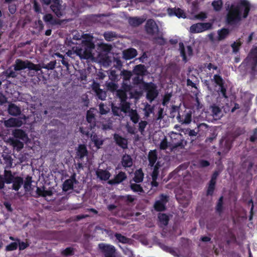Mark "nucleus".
Segmentation results:
<instances>
[{
	"label": "nucleus",
	"mask_w": 257,
	"mask_h": 257,
	"mask_svg": "<svg viewBox=\"0 0 257 257\" xmlns=\"http://www.w3.org/2000/svg\"><path fill=\"white\" fill-rule=\"evenodd\" d=\"M91 139L92 142L94 143L95 146L97 149L100 148V146L103 144V140L101 138L96 135L91 136Z\"/></svg>",
	"instance_id": "c85d7f7f"
},
{
	"label": "nucleus",
	"mask_w": 257,
	"mask_h": 257,
	"mask_svg": "<svg viewBox=\"0 0 257 257\" xmlns=\"http://www.w3.org/2000/svg\"><path fill=\"white\" fill-rule=\"evenodd\" d=\"M18 247V243L17 242H12L8 245L6 247V251H12L16 250Z\"/></svg>",
	"instance_id": "8fccbe9b"
},
{
	"label": "nucleus",
	"mask_w": 257,
	"mask_h": 257,
	"mask_svg": "<svg viewBox=\"0 0 257 257\" xmlns=\"http://www.w3.org/2000/svg\"><path fill=\"white\" fill-rule=\"evenodd\" d=\"M168 143L165 139H164L160 143V147L161 149L165 150L167 148Z\"/></svg>",
	"instance_id": "e2e57ef3"
},
{
	"label": "nucleus",
	"mask_w": 257,
	"mask_h": 257,
	"mask_svg": "<svg viewBox=\"0 0 257 257\" xmlns=\"http://www.w3.org/2000/svg\"><path fill=\"white\" fill-rule=\"evenodd\" d=\"M211 108L213 115L215 119H218L222 116L221 111L219 107L213 106Z\"/></svg>",
	"instance_id": "72a5a7b5"
},
{
	"label": "nucleus",
	"mask_w": 257,
	"mask_h": 257,
	"mask_svg": "<svg viewBox=\"0 0 257 257\" xmlns=\"http://www.w3.org/2000/svg\"><path fill=\"white\" fill-rule=\"evenodd\" d=\"M41 68H45L47 69H53L55 68V63L53 62H50L48 64L46 65V66H41Z\"/></svg>",
	"instance_id": "0e129e2a"
},
{
	"label": "nucleus",
	"mask_w": 257,
	"mask_h": 257,
	"mask_svg": "<svg viewBox=\"0 0 257 257\" xmlns=\"http://www.w3.org/2000/svg\"><path fill=\"white\" fill-rule=\"evenodd\" d=\"M116 95L120 98L121 103V110L125 113H128L130 109V105L128 103L125 102L126 99V92L122 90H117L116 91Z\"/></svg>",
	"instance_id": "423d86ee"
},
{
	"label": "nucleus",
	"mask_w": 257,
	"mask_h": 257,
	"mask_svg": "<svg viewBox=\"0 0 257 257\" xmlns=\"http://www.w3.org/2000/svg\"><path fill=\"white\" fill-rule=\"evenodd\" d=\"M44 20L46 22H49L51 24H54L53 21V17L51 14H47L44 17Z\"/></svg>",
	"instance_id": "bf43d9fd"
},
{
	"label": "nucleus",
	"mask_w": 257,
	"mask_h": 257,
	"mask_svg": "<svg viewBox=\"0 0 257 257\" xmlns=\"http://www.w3.org/2000/svg\"><path fill=\"white\" fill-rule=\"evenodd\" d=\"M212 5L214 8V9L215 11H219L221 9L222 6V3L221 1L218 0L217 1L213 2L212 3Z\"/></svg>",
	"instance_id": "49530a36"
},
{
	"label": "nucleus",
	"mask_w": 257,
	"mask_h": 257,
	"mask_svg": "<svg viewBox=\"0 0 257 257\" xmlns=\"http://www.w3.org/2000/svg\"><path fill=\"white\" fill-rule=\"evenodd\" d=\"M96 175L101 180H107L110 177V174L108 171L101 169H98L96 171Z\"/></svg>",
	"instance_id": "5701e85b"
},
{
	"label": "nucleus",
	"mask_w": 257,
	"mask_h": 257,
	"mask_svg": "<svg viewBox=\"0 0 257 257\" xmlns=\"http://www.w3.org/2000/svg\"><path fill=\"white\" fill-rule=\"evenodd\" d=\"M5 164L7 168H10L13 165V160L10 156H7L5 157Z\"/></svg>",
	"instance_id": "09e8293b"
},
{
	"label": "nucleus",
	"mask_w": 257,
	"mask_h": 257,
	"mask_svg": "<svg viewBox=\"0 0 257 257\" xmlns=\"http://www.w3.org/2000/svg\"><path fill=\"white\" fill-rule=\"evenodd\" d=\"M179 50L183 60L186 62L192 54V49L189 46L185 47L182 43H179Z\"/></svg>",
	"instance_id": "0eeeda50"
},
{
	"label": "nucleus",
	"mask_w": 257,
	"mask_h": 257,
	"mask_svg": "<svg viewBox=\"0 0 257 257\" xmlns=\"http://www.w3.org/2000/svg\"><path fill=\"white\" fill-rule=\"evenodd\" d=\"M99 247L104 252L106 257H113L115 248L112 245L102 243L99 244Z\"/></svg>",
	"instance_id": "9d476101"
},
{
	"label": "nucleus",
	"mask_w": 257,
	"mask_h": 257,
	"mask_svg": "<svg viewBox=\"0 0 257 257\" xmlns=\"http://www.w3.org/2000/svg\"><path fill=\"white\" fill-rule=\"evenodd\" d=\"M80 43L72 47V51L80 59H90L93 58L92 50L94 48V44L92 42L93 37L89 35L85 34L80 39Z\"/></svg>",
	"instance_id": "f03ea898"
},
{
	"label": "nucleus",
	"mask_w": 257,
	"mask_h": 257,
	"mask_svg": "<svg viewBox=\"0 0 257 257\" xmlns=\"http://www.w3.org/2000/svg\"><path fill=\"white\" fill-rule=\"evenodd\" d=\"M73 185V180L72 179H68L66 180L63 185V189L65 191H67L72 188Z\"/></svg>",
	"instance_id": "c9c22d12"
},
{
	"label": "nucleus",
	"mask_w": 257,
	"mask_h": 257,
	"mask_svg": "<svg viewBox=\"0 0 257 257\" xmlns=\"http://www.w3.org/2000/svg\"><path fill=\"white\" fill-rule=\"evenodd\" d=\"M229 31L227 29H222L218 32V39L219 41L223 40L228 35Z\"/></svg>",
	"instance_id": "ea45409f"
},
{
	"label": "nucleus",
	"mask_w": 257,
	"mask_h": 257,
	"mask_svg": "<svg viewBox=\"0 0 257 257\" xmlns=\"http://www.w3.org/2000/svg\"><path fill=\"white\" fill-rule=\"evenodd\" d=\"M131 187L132 189L135 192H142V188L141 186L136 183H131Z\"/></svg>",
	"instance_id": "603ef678"
},
{
	"label": "nucleus",
	"mask_w": 257,
	"mask_h": 257,
	"mask_svg": "<svg viewBox=\"0 0 257 257\" xmlns=\"http://www.w3.org/2000/svg\"><path fill=\"white\" fill-rule=\"evenodd\" d=\"M168 202L167 196L162 195L160 199L157 201L154 204V208L158 211H163L165 209V204Z\"/></svg>",
	"instance_id": "9b49d317"
},
{
	"label": "nucleus",
	"mask_w": 257,
	"mask_h": 257,
	"mask_svg": "<svg viewBox=\"0 0 257 257\" xmlns=\"http://www.w3.org/2000/svg\"><path fill=\"white\" fill-rule=\"evenodd\" d=\"M114 139L116 143L123 149L127 147V140L124 138H121L117 135L114 136Z\"/></svg>",
	"instance_id": "b1692460"
},
{
	"label": "nucleus",
	"mask_w": 257,
	"mask_h": 257,
	"mask_svg": "<svg viewBox=\"0 0 257 257\" xmlns=\"http://www.w3.org/2000/svg\"><path fill=\"white\" fill-rule=\"evenodd\" d=\"M177 119L182 124H189L192 120V112L190 110H185L182 114L180 113L177 116Z\"/></svg>",
	"instance_id": "6e6552de"
},
{
	"label": "nucleus",
	"mask_w": 257,
	"mask_h": 257,
	"mask_svg": "<svg viewBox=\"0 0 257 257\" xmlns=\"http://www.w3.org/2000/svg\"><path fill=\"white\" fill-rule=\"evenodd\" d=\"M25 68L37 71L41 70V67L39 64H34L29 61H24L19 59L16 60L15 65V70H21Z\"/></svg>",
	"instance_id": "20e7f679"
},
{
	"label": "nucleus",
	"mask_w": 257,
	"mask_h": 257,
	"mask_svg": "<svg viewBox=\"0 0 257 257\" xmlns=\"http://www.w3.org/2000/svg\"><path fill=\"white\" fill-rule=\"evenodd\" d=\"M104 37L106 40L110 41L115 37L114 34L112 32H107L104 34Z\"/></svg>",
	"instance_id": "864d4df0"
},
{
	"label": "nucleus",
	"mask_w": 257,
	"mask_h": 257,
	"mask_svg": "<svg viewBox=\"0 0 257 257\" xmlns=\"http://www.w3.org/2000/svg\"><path fill=\"white\" fill-rule=\"evenodd\" d=\"M144 20L142 18H132L129 20V23L131 25L137 26L143 23Z\"/></svg>",
	"instance_id": "f704fd0d"
},
{
	"label": "nucleus",
	"mask_w": 257,
	"mask_h": 257,
	"mask_svg": "<svg viewBox=\"0 0 257 257\" xmlns=\"http://www.w3.org/2000/svg\"><path fill=\"white\" fill-rule=\"evenodd\" d=\"M125 178L126 175L125 173L123 172H120L117 175L115 176L114 179L109 180L108 181V183L111 185L118 184L121 182Z\"/></svg>",
	"instance_id": "412c9836"
},
{
	"label": "nucleus",
	"mask_w": 257,
	"mask_h": 257,
	"mask_svg": "<svg viewBox=\"0 0 257 257\" xmlns=\"http://www.w3.org/2000/svg\"><path fill=\"white\" fill-rule=\"evenodd\" d=\"M250 10V5L246 0H241L238 3L232 4L228 9L227 21L230 24L239 22L246 18Z\"/></svg>",
	"instance_id": "f257e3e1"
},
{
	"label": "nucleus",
	"mask_w": 257,
	"mask_h": 257,
	"mask_svg": "<svg viewBox=\"0 0 257 257\" xmlns=\"http://www.w3.org/2000/svg\"><path fill=\"white\" fill-rule=\"evenodd\" d=\"M137 52L136 49L131 48L124 51L123 52V57L126 59H131L136 56Z\"/></svg>",
	"instance_id": "aec40b11"
},
{
	"label": "nucleus",
	"mask_w": 257,
	"mask_h": 257,
	"mask_svg": "<svg viewBox=\"0 0 257 257\" xmlns=\"http://www.w3.org/2000/svg\"><path fill=\"white\" fill-rule=\"evenodd\" d=\"M121 75L123 76V82L122 84V90L125 92L131 90V85L126 82L128 81L132 76V73L130 71L123 70L121 72Z\"/></svg>",
	"instance_id": "1a4fd4ad"
},
{
	"label": "nucleus",
	"mask_w": 257,
	"mask_h": 257,
	"mask_svg": "<svg viewBox=\"0 0 257 257\" xmlns=\"http://www.w3.org/2000/svg\"><path fill=\"white\" fill-rule=\"evenodd\" d=\"M199 164L201 167H205L209 165V163L205 160H201L199 162Z\"/></svg>",
	"instance_id": "774afa93"
},
{
	"label": "nucleus",
	"mask_w": 257,
	"mask_h": 257,
	"mask_svg": "<svg viewBox=\"0 0 257 257\" xmlns=\"http://www.w3.org/2000/svg\"><path fill=\"white\" fill-rule=\"evenodd\" d=\"M23 179L22 178L16 176L12 181L13 183L12 189L15 191H18L23 184Z\"/></svg>",
	"instance_id": "a211bd4d"
},
{
	"label": "nucleus",
	"mask_w": 257,
	"mask_h": 257,
	"mask_svg": "<svg viewBox=\"0 0 257 257\" xmlns=\"http://www.w3.org/2000/svg\"><path fill=\"white\" fill-rule=\"evenodd\" d=\"M146 29L147 33L151 35H154L158 32V26L152 20H149L147 21Z\"/></svg>",
	"instance_id": "f8f14e48"
},
{
	"label": "nucleus",
	"mask_w": 257,
	"mask_h": 257,
	"mask_svg": "<svg viewBox=\"0 0 257 257\" xmlns=\"http://www.w3.org/2000/svg\"><path fill=\"white\" fill-rule=\"evenodd\" d=\"M158 218L162 225H166L168 224L169 218L168 216L165 214L160 213L158 215Z\"/></svg>",
	"instance_id": "4c0bfd02"
},
{
	"label": "nucleus",
	"mask_w": 257,
	"mask_h": 257,
	"mask_svg": "<svg viewBox=\"0 0 257 257\" xmlns=\"http://www.w3.org/2000/svg\"><path fill=\"white\" fill-rule=\"evenodd\" d=\"M32 183V178L31 177H27L24 182V187L26 191H29L31 189Z\"/></svg>",
	"instance_id": "79ce46f5"
},
{
	"label": "nucleus",
	"mask_w": 257,
	"mask_h": 257,
	"mask_svg": "<svg viewBox=\"0 0 257 257\" xmlns=\"http://www.w3.org/2000/svg\"><path fill=\"white\" fill-rule=\"evenodd\" d=\"M143 87L147 92V99L151 102H152L159 94L157 85L152 82L144 83Z\"/></svg>",
	"instance_id": "7ed1b4c3"
},
{
	"label": "nucleus",
	"mask_w": 257,
	"mask_h": 257,
	"mask_svg": "<svg viewBox=\"0 0 257 257\" xmlns=\"http://www.w3.org/2000/svg\"><path fill=\"white\" fill-rule=\"evenodd\" d=\"M15 177L12 175L11 171H5L3 178L7 184H11Z\"/></svg>",
	"instance_id": "cd10ccee"
},
{
	"label": "nucleus",
	"mask_w": 257,
	"mask_h": 257,
	"mask_svg": "<svg viewBox=\"0 0 257 257\" xmlns=\"http://www.w3.org/2000/svg\"><path fill=\"white\" fill-rule=\"evenodd\" d=\"M168 14L170 16L175 15L178 18H185V14L183 10L179 8L169 9L168 10Z\"/></svg>",
	"instance_id": "f3484780"
},
{
	"label": "nucleus",
	"mask_w": 257,
	"mask_h": 257,
	"mask_svg": "<svg viewBox=\"0 0 257 257\" xmlns=\"http://www.w3.org/2000/svg\"><path fill=\"white\" fill-rule=\"evenodd\" d=\"M115 236L117 239L120 242L126 243H128L130 241L129 239L124 236L121 235L120 234L116 233Z\"/></svg>",
	"instance_id": "37998d69"
},
{
	"label": "nucleus",
	"mask_w": 257,
	"mask_h": 257,
	"mask_svg": "<svg viewBox=\"0 0 257 257\" xmlns=\"http://www.w3.org/2000/svg\"><path fill=\"white\" fill-rule=\"evenodd\" d=\"M95 94L98 97V98L102 100H104L106 97V92L103 91L101 89L99 91L97 92Z\"/></svg>",
	"instance_id": "de8ad7c7"
},
{
	"label": "nucleus",
	"mask_w": 257,
	"mask_h": 257,
	"mask_svg": "<svg viewBox=\"0 0 257 257\" xmlns=\"http://www.w3.org/2000/svg\"><path fill=\"white\" fill-rule=\"evenodd\" d=\"M157 159L156 152L155 151L150 152L149 154V160L150 165L153 166Z\"/></svg>",
	"instance_id": "2f4dec72"
},
{
	"label": "nucleus",
	"mask_w": 257,
	"mask_h": 257,
	"mask_svg": "<svg viewBox=\"0 0 257 257\" xmlns=\"http://www.w3.org/2000/svg\"><path fill=\"white\" fill-rule=\"evenodd\" d=\"M134 72L137 75H142L145 72V66L142 65H138L135 67Z\"/></svg>",
	"instance_id": "e433bc0d"
},
{
	"label": "nucleus",
	"mask_w": 257,
	"mask_h": 257,
	"mask_svg": "<svg viewBox=\"0 0 257 257\" xmlns=\"http://www.w3.org/2000/svg\"><path fill=\"white\" fill-rule=\"evenodd\" d=\"M94 109H90L87 112V120L89 123H92L94 121Z\"/></svg>",
	"instance_id": "58836bf2"
},
{
	"label": "nucleus",
	"mask_w": 257,
	"mask_h": 257,
	"mask_svg": "<svg viewBox=\"0 0 257 257\" xmlns=\"http://www.w3.org/2000/svg\"><path fill=\"white\" fill-rule=\"evenodd\" d=\"M15 138H18L23 141L27 142L29 139L26 133L21 130H16L13 132Z\"/></svg>",
	"instance_id": "6ab92c4d"
},
{
	"label": "nucleus",
	"mask_w": 257,
	"mask_h": 257,
	"mask_svg": "<svg viewBox=\"0 0 257 257\" xmlns=\"http://www.w3.org/2000/svg\"><path fill=\"white\" fill-rule=\"evenodd\" d=\"M207 18V14L204 12H201L199 14L195 16V18L203 20Z\"/></svg>",
	"instance_id": "4d7b16f0"
},
{
	"label": "nucleus",
	"mask_w": 257,
	"mask_h": 257,
	"mask_svg": "<svg viewBox=\"0 0 257 257\" xmlns=\"http://www.w3.org/2000/svg\"><path fill=\"white\" fill-rule=\"evenodd\" d=\"M128 115L131 117V120L135 123H136L139 121L140 117L136 110H130L128 112Z\"/></svg>",
	"instance_id": "c756f323"
},
{
	"label": "nucleus",
	"mask_w": 257,
	"mask_h": 257,
	"mask_svg": "<svg viewBox=\"0 0 257 257\" xmlns=\"http://www.w3.org/2000/svg\"><path fill=\"white\" fill-rule=\"evenodd\" d=\"M144 174L141 170H138L135 173L134 178V181L137 183L141 182L143 181Z\"/></svg>",
	"instance_id": "7c9ffc66"
},
{
	"label": "nucleus",
	"mask_w": 257,
	"mask_h": 257,
	"mask_svg": "<svg viewBox=\"0 0 257 257\" xmlns=\"http://www.w3.org/2000/svg\"><path fill=\"white\" fill-rule=\"evenodd\" d=\"M9 141L11 145H12L13 147L18 151H20L24 147L23 143L17 139L14 138L10 139Z\"/></svg>",
	"instance_id": "a878e982"
},
{
	"label": "nucleus",
	"mask_w": 257,
	"mask_h": 257,
	"mask_svg": "<svg viewBox=\"0 0 257 257\" xmlns=\"http://www.w3.org/2000/svg\"><path fill=\"white\" fill-rule=\"evenodd\" d=\"M246 63H251L256 65L257 63V47L253 48L248 56L245 60Z\"/></svg>",
	"instance_id": "dca6fc26"
},
{
	"label": "nucleus",
	"mask_w": 257,
	"mask_h": 257,
	"mask_svg": "<svg viewBox=\"0 0 257 257\" xmlns=\"http://www.w3.org/2000/svg\"><path fill=\"white\" fill-rule=\"evenodd\" d=\"M213 80L215 83L219 86V90L222 93V96L225 98H227V96L226 95V89L223 86V80L222 78L219 75H215Z\"/></svg>",
	"instance_id": "4468645a"
},
{
	"label": "nucleus",
	"mask_w": 257,
	"mask_h": 257,
	"mask_svg": "<svg viewBox=\"0 0 257 257\" xmlns=\"http://www.w3.org/2000/svg\"><path fill=\"white\" fill-rule=\"evenodd\" d=\"M241 45V42L239 40H237L236 42H234L231 45V47L232 49V52L234 54H236L238 52L240 47Z\"/></svg>",
	"instance_id": "a19ab883"
},
{
	"label": "nucleus",
	"mask_w": 257,
	"mask_h": 257,
	"mask_svg": "<svg viewBox=\"0 0 257 257\" xmlns=\"http://www.w3.org/2000/svg\"><path fill=\"white\" fill-rule=\"evenodd\" d=\"M222 205V197H220L218 201V204L216 206V209L218 211H220L221 210V207Z\"/></svg>",
	"instance_id": "69168bd1"
},
{
	"label": "nucleus",
	"mask_w": 257,
	"mask_h": 257,
	"mask_svg": "<svg viewBox=\"0 0 257 257\" xmlns=\"http://www.w3.org/2000/svg\"><path fill=\"white\" fill-rule=\"evenodd\" d=\"M87 151L84 145H80L77 150V156L80 158H83L87 155Z\"/></svg>",
	"instance_id": "473e14b6"
},
{
	"label": "nucleus",
	"mask_w": 257,
	"mask_h": 257,
	"mask_svg": "<svg viewBox=\"0 0 257 257\" xmlns=\"http://www.w3.org/2000/svg\"><path fill=\"white\" fill-rule=\"evenodd\" d=\"M19 245V249L20 250H24L26 248L29 246V243L25 242H18Z\"/></svg>",
	"instance_id": "052dcab7"
},
{
	"label": "nucleus",
	"mask_w": 257,
	"mask_h": 257,
	"mask_svg": "<svg viewBox=\"0 0 257 257\" xmlns=\"http://www.w3.org/2000/svg\"><path fill=\"white\" fill-rule=\"evenodd\" d=\"M109 78L112 80H115L116 79V75L115 74V71L114 70H111L110 71Z\"/></svg>",
	"instance_id": "338daca9"
},
{
	"label": "nucleus",
	"mask_w": 257,
	"mask_h": 257,
	"mask_svg": "<svg viewBox=\"0 0 257 257\" xmlns=\"http://www.w3.org/2000/svg\"><path fill=\"white\" fill-rule=\"evenodd\" d=\"M107 89L110 91H114L117 88V85L114 82H110L106 83Z\"/></svg>",
	"instance_id": "c03bdc74"
},
{
	"label": "nucleus",
	"mask_w": 257,
	"mask_h": 257,
	"mask_svg": "<svg viewBox=\"0 0 257 257\" xmlns=\"http://www.w3.org/2000/svg\"><path fill=\"white\" fill-rule=\"evenodd\" d=\"M158 166H159V162H158L157 164H156V165L155 166L152 174V185L153 186H155V187H157L158 185V184L157 182L156 181V180L157 179V177L158 175V173H159V172L158 171Z\"/></svg>",
	"instance_id": "393cba45"
},
{
	"label": "nucleus",
	"mask_w": 257,
	"mask_h": 257,
	"mask_svg": "<svg viewBox=\"0 0 257 257\" xmlns=\"http://www.w3.org/2000/svg\"><path fill=\"white\" fill-rule=\"evenodd\" d=\"M5 74L9 77H15L16 76V73L11 70H7Z\"/></svg>",
	"instance_id": "680f3d73"
},
{
	"label": "nucleus",
	"mask_w": 257,
	"mask_h": 257,
	"mask_svg": "<svg viewBox=\"0 0 257 257\" xmlns=\"http://www.w3.org/2000/svg\"><path fill=\"white\" fill-rule=\"evenodd\" d=\"M99 87L100 85L99 83H96L94 81L92 83L91 85L92 89L95 92V93L101 89Z\"/></svg>",
	"instance_id": "6e6d98bb"
},
{
	"label": "nucleus",
	"mask_w": 257,
	"mask_h": 257,
	"mask_svg": "<svg viewBox=\"0 0 257 257\" xmlns=\"http://www.w3.org/2000/svg\"><path fill=\"white\" fill-rule=\"evenodd\" d=\"M122 165L124 167H130L133 165V160L131 156L127 155H124L122 158Z\"/></svg>",
	"instance_id": "bb28decb"
},
{
	"label": "nucleus",
	"mask_w": 257,
	"mask_h": 257,
	"mask_svg": "<svg viewBox=\"0 0 257 257\" xmlns=\"http://www.w3.org/2000/svg\"><path fill=\"white\" fill-rule=\"evenodd\" d=\"M215 185V183H214V180L210 181V183L207 190V194L211 195L213 193Z\"/></svg>",
	"instance_id": "3c124183"
},
{
	"label": "nucleus",
	"mask_w": 257,
	"mask_h": 257,
	"mask_svg": "<svg viewBox=\"0 0 257 257\" xmlns=\"http://www.w3.org/2000/svg\"><path fill=\"white\" fill-rule=\"evenodd\" d=\"M52 10L58 16L61 17L64 13L65 7L62 6L58 2H55L54 4L51 6Z\"/></svg>",
	"instance_id": "2eb2a0df"
},
{
	"label": "nucleus",
	"mask_w": 257,
	"mask_h": 257,
	"mask_svg": "<svg viewBox=\"0 0 257 257\" xmlns=\"http://www.w3.org/2000/svg\"><path fill=\"white\" fill-rule=\"evenodd\" d=\"M23 124V121L19 118H10L4 121L5 126L7 127H19Z\"/></svg>",
	"instance_id": "ddd939ff"
},
{
	"label": "nucleus",
	"mask_w": 257,
	"mask_h": 257,
	"mask_svg": "<svg viewBox=\"0 0 257 257\" xmlns=\"http://www.w3.org/2000/svg\"><path fill=\"white\" fill-rule=\"evenodd\" d=\"M8 112L10 114L14 116L19 115L21 113V109L16 105L11 103L8 107Z\"/></svg>",
	"instance_id": "4be33fe9"
},
{
	"label": "nucleus",
	"mask_w": 257,
	"mask_h": 257,
	"mask_svg": "<svg viewBox=\"0 0 257 257\" xmlns=\"http://www.w3.org/2000/svg\"><path fill=\"white\" fill-rule=\"evenodd\" d=\"M144 111L145 116L148 117L153 113V108L150 105H147L144 108Z\"/></svg>",
	"instance_id": "a18cd8bd"
},
{
	"label": "nucleus",
	"mask_w": 257,
	"mask_h": 257,
	"mask_svg": "<svg viewBox=\"0 0 257 257\" xmlns=\"http://www.w3.org/2000/svg\"><path fill=\"white\" fill-rule=\"evenodd\" d=\"M99 110L100 113L102 114H106L108 111L109 109L107 107L104 108V106L103 103L99 104Z\"/></svg>",
	"instance_id": "13d9d810"
},
{
	"label": "nucleus",
	"mask_w": 257,
	"mask_h": 257,
	"mask_svg": "<svg viewBox=\"0 0 257 257\" xmlns=\"http://www.w3.org/2000/svg\"><path fill=\"white\" fill-rule=\"evenodd\" d=\"M212 25L209 23H197L190 27L189 31L192 33H201L211 28Z\"/></svg>",
	"instance_id": "39448f33"
},
{
	"label": "nucleus",
	"mask_w": 257,
	"mask_h": 257,
	"mask_svg": "<svg viewBox=\"0 0 257 257\" xmlns=\"http://www.w3.org/2000/svg\"><path fill=\"white\" fill-rule=\"evenodd\" d=\"M147 124L148 122L146 121H141L139 122V131L141 132V133H143V132L144 131V129L147 126Z\"/></svg>",
	"instance_id": "5fc2aeb1"
}]
</instances>
